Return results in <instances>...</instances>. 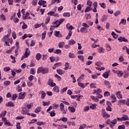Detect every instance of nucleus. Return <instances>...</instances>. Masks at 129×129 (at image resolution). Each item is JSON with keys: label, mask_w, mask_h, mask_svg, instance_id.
<instances>
[{"label": "nucleus", "mask_w": 129, "mask_h": 129, "mask_svg": "<svg viewBox=\"0 0 129 129\" xmlns=\"http://www.w3.org/2000/svg\"><path fill=\"white\" fill-rule=\"evenodd\" d=\"M97 2H95L93 4V6L94 7V9L91 8V7L87 6L85 10V13H88V12H90V10H92L93 13H97Z\"/></svg>", "instance_id": "obj_1"}, {"label": "nucleus", "mask_w": 129, "mask_h": 129, "mask_svg": "<svg viewBox=\"0 0 129 129\" xmlns=\"http://www.w3.org/2000/svg\"><path fill=\"white\" fill-rule=\"evenodd\" d=\"M48 72L49 69H48V68L40 67L38 68L37 73V74H40V73H42V74H47Z\"/></svg>", "instance_id": "obj_2"}, {"label": "nucleus", "mask_w": 129, "mask_h": 129, "mask_svg": "<svg viewBox=\"0 0 129 129\" xmlns=\"http://www.w3.org/2000/svg\"><path fill=\"white\" fill-rule=\"evenodd\" d=\"M101 115L103 118H108V117H110V115L108 114L104 109H102Z\"/></svg>", "instance_id": "obj_3"}, {"label": "nucleus", "mask_w": 129, "mask_h": 129, "mask_svg": "<svg viewBox=\"0 0 129 129\" xmlns=\"http://www.w3.org/2000/svg\"><path fill=\"white\" fill-rule=\"evenodd\" d=\"M48 85L51 86V87H54V86H56V84L53 82V80L52 79H49L47 82Z\"/></svg>", "instance_id": "obj_4"}, {"label": "nucleus", "mask_w": 129, "mask_h": 129, "mask_svg": "<svg viewBox=\"0 0 129 129\" xmlns=\"http://www.w3.org/2000/svg\"><path fill=\"white\" fill-rule=\"evenodd\" d=\"M26 97V92H22L19 93L18 99H24Z\"/></svg>", "instance_id": "obj_5"}, {"label": "nucleus", "mask_w": 129, "mask_h": 129, "mask_svg": "<svg viewBox=\"0 0 129 129\" xmlns=\"http://www.w3.org/2000/svg\"><path fill=\"white\" fill-rule=\"evenodd\" d=\"M30 54H31V51L29 50V48H26L24 55L25 56V57L28 58L30 56Z\"/></svg>", "instance_id": "obj_6"}, {"label": "nucleus", "mask_w": 129, "mask_h": 129, "mask_svg": "<svg viewBox=\"0 0 129 129\" xmlns=\"http://www.w3.org/2000/svg\"><path fill=\"white\" fill-rule=\"evenodd\" d=\"M63 22H64V19H61L58 20V24L57 25H56L55 26H51V28H53V29H54V28H58Z\"/></svg>", "instance_id": "obj_7"}, {"label": "nucleus", "mask_w": 129, "mask_h": 129, "mask_svg": "<svg viewBox=\"0 0 129 129\" xmlns=\"http://www.w3.org/2000/svg\"><path fill=\"white\" fill-rule=\"evenodd\" d=\"M117 40L118 41L120 42H125V43L128 42V40L126 39H125L124 37H123L122 36H120L119 38H117Z\"/></svg>", "instance_id": "obj_8"}, {"label": "nucleus", "mask_w": 129, "mask_h": 129, "mask_svg": "<svg viewBox=\"0 0 129 129\" xmlns=\"http://www.w3.org/2000/svg\"><path fill=\"white\" fill-rule=\"evenodd\" d=\"M23 20H28L29 19H32L30 17V13L29 12H27L26 14L23 15Z\"/></svg>", "instance_id": "obj_9"}, {"label": "nucleus", "mask_w": 129, "mask_h": 129, "mask_svg": "<svg viewBox=\"0 0 129 129\" xmlns=\"http://www.w3.org/2000/svg\"><path fill=\"white\" fill-rule=\"evenodd\" d=\"M48 16H51V17H59L58 14H55V12L53 11L49 12L47 13Z\"/></svg>", "instance_id": "obj_10"}, {"label": "nucleus", "mask_w": 129, "mask_h": 129, "mask_svg": "<svg viewBox=\"0 0 129 129\" xmlns=\"http://www.w3.org/2000/svg\"><path fill=\"white\" fill-rule=\"evenodd\" d=\"M30 111L27 108H22V110L21 111L22 114L26 115L27 112H29Z\"/></svg>", "instance_id": "obj_11"}, {"label": "nucleus", "mask_w": 129, "mask_h": 129, "mask_svg": "<svg viewBox=\"0 0 129 129\" xmlns=\"http://www.w3.org/2000/svg\"><path fill=\"white\" fill-rule=\"evenodd\" d=\"M7 107H14L15 106V104L12 102H9L8 103L6 104Z\"/></svg>", "instance_id": "obj_12"}, {"label": "nucleus", "mask_w": 129, "mask_h": 129, "mask_svg": "<svg viewBox=\"0 0 129 129\" xmlns=\"http://www.w3.org/2000/svg\"><path fill=\"white\" fill-rule=\"evenodd\" d=\"M66 28L68 30L70 31H72V30H74V27L72 25H70V23H68L66 25Z\"/></svg>", "instance_id": "obj_13"}, {"label": "nucleus", "mask_w": 129, "mask_h": 129, "mask_svg": "<svg viewBox=\"0 0 129 129\" xmlns=\"http://www.w3.org/2000/svg\"><path fill=\"white\" fill-rule=\"evenodd\" d=\"M97 51H98L99 54H101V53H104V49H103V47H102L98 48Z\"/></svg>", "instance_id": "obj_14"}, {"label": "nucleus", "mask_w": 129, "mask_h": 129, "mask_svg": "<svg viewBox=\"0 0 129 129\" xmlns=\"http://www.w3.org/2000/svg\"><path fill=\"white\" fill-rule=\"evenodd\" d=\"M115 73L117 74V76L118 77H122V75H123V73L120 71L115 72Z\"/></svg>", "instance_id": "obj_15"}, {"label": "nucleus", "mask_w": 129, "mask_h": 129, "mask_svg": "<svg viewBox=\"0 0 129 129\" xmlns=\"http://www.w3.org/2000/svg\"><path fill=\"white\" fill-rule=\"evenodd\" d=\"M110 72V71L105 72L103 74V77H104V78H108V76H109Z\"/></svg>", "instance_id": "obj_16"}, {"label": "nucleus", "mask_w": 129, "mask_h": 129, "mask_svg": "<svg viewBox=\"0 0 129 129\" xmlns=\"http://www.w3.org/2000/svg\"><path fill=\"white\" fill-rule=\"evenodd\" d=\"M54 67H53V69H56V67H60V66H62V63L61 62H56L54 65Z\"/></svg>", "instance_id": "obj_17"}, {"label": "nucleus", "mask_w": 129, "mask_h": 129, "mask_svg": "<svg viewBox=\"0 0 129 129\" xmlns=\"http://www.w3.org/2000/svg\"><path fill=\"white\" fill-rule=\"evenodd\" d=\"M87 28L86 27H82L80 29L81 33H87Z\"/></svg>", "instance_id": "obj_18"}, {"label": "nucleus", "mask_w": 129, "mask_h": 129, "mask_svg": "<svg viewBox=\"0 0 129 129\" xmlns=\"http://www.w3.org/2000/svg\"><path fill=\"white\" fill-rule=\"evenodd\" d=\"M38 4L39 6H42V5H45V4H47V2L44 0H39Z\"/></svg>", "instance_id": "obj_19"}, {"label": "nucleus", "mask_w": 129, "mask_h": 129, "mask_svg": "<svg viewBox=\"0 0 129 129\" xmlns=\"http://www.w3.org/2000/svg\"><path fill=\"white\" fill-rule=\"evenodd\" d=\"M9 34L4 36V37L2 38L3 42H6V41L8 40V39H9Z\"/></svg>", "instance_id": "obj_20"}, {"label": "nucleus", "mask_w": 129, "mask_h": 129, "mask_svg": "<svg viewBox=\"0 0 129 129\" xmlns=\"http://www.w3.org/2000/svg\"><path fill=\"white\" fill-rule=\"evenodd\" d=\"M56 72L59 75H62V74H64L65 73V71L62 70H57Z\"/></svg>", "instance_id": "obj_21"}, {"label": "nucleus", "mask_w": 129, "mask_h": 129, "mask_svg": "<svg viewBox=\"0 0 129 129\" xmlns=\"http://www.w3.org/2000/svg\"><path fill=\"white\" fill-rule=\"evenodd\" d=\"M46 34H47V31H45L44 32L42 33V37L41 40L43 41L45 40V38H46Z\"/></svg>", "instance_id": "obj_22"}, {"label": "nucleus", "mask_w": 129, "mask_h": 129, "mask_svg": "<svg viewBox=\"0 0 129 129\" xmlns=\"http://www.w3.org/2000/svg\"><path fill=\"white\" fill-rule=\"evenodd\" d=\"M54 35L55 37H59V38H61V37H62V35L60 34V31H55Z\"/></svg>", "instance_id": "obj_23"}, {"label": "nucleus", "mask_w": 129, "mask_h": 129, "mask_svg": "<svg viewBox=\"0 0 129 129\" xmlns=\"http://www.w3.org/2000/svg\"><path fill=\"white\" fill-rule=\"evenodd\" d=\"M41 57H42V55L41 54V53H38L36 54V60L39 61V60H40V59H41Z\"/></svg>", "instance_id": "obj_24"}, {"label": "nucleus", "mask_w": 129, "mask_h": 129, "mask_svg": "<svg viewBox=\"0 0 129 129\" xmlns=\"http://www.w3.org/2000/svg\"><path fill=\"white\" fill-rule=\"evenodd\" d=\"M40 93L41 94V99H44L46 96V93L44 91H41Z\"/></svg>", "instance_id": "obj_25"}, {"label": "nucleus", "mask_w": 129, "mask_h": 129, "mask_svg": "<svg viewBox=\"0 0 129 129\" xmlns=\"http://www.w3.org/2000/svg\"><path fill=\"white\" fill-rule=\"evenodd\" d=\"M50 19H51V17H50V16H47L46 17V21L45 22V25H48V24H49V23H50Z\"/></svg>", "instance_id": "obj_26"}, {"label": "nucleus", "mask_w": 129, "mask_h": 129, "mask_svg": "<svg viewBox=\"0 0 129 129\" xmlns=\"http://www.w3.org/2000/svg\"><path fill=\"white\" fill-rule=\"evenodd\" d=\"M116 95L117 98H118V99H120L122 98V96L121 95V94H120V92L119 91H118L116 94Z\"/></svg>", "instance_id": "obj_27"}, {"label": "nucleus", "mask_w": 129, "mask_h": 129, "mask_svg": "<svg viewBox=\"0 0 129 129\" xmlns=\"http://www.w3.org/2000/svg\"><path fill=\"white\" fill-rule=\"evenodd\" d=\"M65 68H64V70H68V69H71V68H69V63L66 62L65 63Z\"/></svg>", "instance_id": "obj_28"}, {"label": "nucleus", "mask_w": 129, "mask_h": 129, "mask_svg": "<svg viewBox=\"0 0 129 129\" xmlns=\"http://www.w3.org/2000/svg\"><path fill=\"white\" fill-rule=\"evenodd\" d=\"M65 45V42H60L58 43V47L59 48H63Z\"/></svg>", "instance_id": "obj_29"}, {"label": "nucleus", "mask_w": 129, "mask_h": 129, "mask_svg": "<svg viewBox=\"0 0 129 129\" xmlns=\"http://www.w3.org/2000/svg\"><path fill=\"white\" fill-rule=\"evenodd\" d=\"M30 74H32V75H35L36 74V71H35V69L31 68L30 71Z\"/></svg>", "instance_id": "obj_30"}, {"label": "nucleus", "mask_w": 129, "mask_h": 129, "mask_svg": "<svg viewBox=\"0 0 129 129\" xmlns=\"http://www.w3.org/2000/svg\"><path fill=\"white\" fill-rule=\"evenodd\" d=\"M104 84L105 85H106L107 86H108L109 88H110V83H109V81H104Z\"/></svg>", "instance_id": "obj_31"}, {"label": "nucleus", "mask_w": 129, "mask_h": 129, "mask_svg": "<svg viewBox=\"0 0 129 129\" xmlns=\"http://www.w3.org/2000/svg\"><path fill=\"white\" fill-rule=\"evenodd\" d=\"M96 105H97L96 104H92L90 106V108L93 110L96 109Z\"/></svg>", "instance_id": "obj_32"}, {"label": "nucleus", "mask_w": 129, "mask_h": 129, "mask_svg": "<svg viewBox=\"0 0 129 129\" xmlns=\"http://www.w3.org/2000/svg\"><path fill=\"white\" fill-rule=\"evenodd\" d=\"M62 15L65 18H69V17H70V13L69 12L64 13Z\"/></svg>", "instance_id": "obj_33"}, {"label": "nucleus", "mask_w": 129, "mask_h": 129, "mask_svg": "<svg viewBox=\"0 0 129 129\" xmlns=\"http://www.w3.org/2000/svg\"><path fill=\"white\" fill-rule=\"evenodd\" d=\"M53 91L54 92H59V87L58 86H55L53 88Z\"/></svg>", "instance_id": "obj_34"}, {"label": "nucleus", "mask_w": 129, "mask_h": 129, "mask_svg": "<svg viewBox=\"0 0 129 129\" xmlns=\"http://www.w3.org/2000/svg\"><path fill=\"white\" fill-rule=\"evenodd\" d=\"M42 108H41V107H37L35 110L34 112H35V113H38V112H40L41 111V109Z\"/></svg>", "instance_id": "obj_35"}, {"label": "nucleus", "mask_w": 129, "mask_h": 129, "mask_svg": "<svg viewBox=\"0 0 129 129\" xmlns=\"http://www.w3.org/2000/svg\"><path fill=\"white\" fill-rule=\"evenodd\" d=\"M49 113L50 114V116L53 117V116H55L56 115V113H55L54 110H52L50 112H49Z\"/></svg>", "instance_id": "obj_36"}, {"label": "nucleus", "mask_w": 129, "mask_h": 129, "mask_svg": "<svg viewBox=\"0 0 129 129\" xmlns=\"http://www.w3.org/2000/svg\"><path fill=\"white\" fill-rule=\"evenodd\" d=\"M69 110H70L72 112H75V109L73 107L69 106L68 107Z\"/></svg>", "instance_id": "obj_37"}, {"label": "nucleus", "mask_w": 129, "mask_h": 129, "mask_svg": "<svg viewBox=\"0 0 129 129\" xmlns=\"http://www.w3.org/2000/svg\"><path fill=\"white\" fill-rule=\"evenodd\" d=\"M106 20H107V17H106V15L103 16L101 18V21L103 23L104 22H105Z\"/></svg>", "instance_id": "obj_38"}, {"label": "nucleus", "mask_w": 129, "mask_h": 129, "mask_svg": "<svg viewBox=\"0 0 129 129\" xmlns=\"http://www.w3.org/2000/svg\"><path fill=\"white\" fill-rule=\"evenodd\" d=\"M0 20L1 21H6V16L4 14H2L0 16Z\"/></svg>", "instance_id": "obj_39"}, {"label": "nucleus", "mask_w": 129, "mask_h": 129, "mask_svg": "<svg viewBox=\"0 0 129 129\" xmlns=\"http://www.w3.org/2000/svg\"><path fill=\"white\" fill-rule=\"evenodd\" d=\"M6 113H7V111H2L0 114V117H4V116H6Z\"/></svg>", "instance_id": "obj_40"}, {"label": "nucleus", "mask_w": 129, "mask_h": 129, "mask_svg": "<svg viewBox=\"0 0 129 129\" xmlns=\"http://www.w3.org/2000/svg\"><path fill=\"white\" fill-rule=\"evenodd\" d=\"M36 124L37 125H44V124H46V122L38 121L36 122Z\"/></svg>", "instance_id": "obj_41"}, {"label": "nucleus", "mask_w": 129, "mask_h": 129, "mask_svg": "<svg viewBox=\"0 0 129 129\" xmlns=\"http://www.w3.org/2000/svg\"><path fill=\"white\" fill-rule=\"evenodd\" d=\"M122 119L123 120H128V116L124 115L122 117Z\"/></svg>", "instance_id": "obj_42"}, {"label": "nucleus", "mask_w": 129, "mask_h": 129, "mask_svg": "<svg viewBox=\"0 0 129 129\" xmlns=\"http://www.w3.org/2000/svg\"><path fill=\"white\" fill-rule=\"evenodd\" d=\"M17 97H18V94H13L12 96V100H16V99H17Z\"/></svg>", "instance_id": "obj_43"}, {"label": "nucleus", "mask_w": 129, "mask_h": 129, "mask_svg": "<svg viewBox=\"0 0 129 129\" xmlns=\"http://www.w3.org/2000/svg\"><path fill=\"white\" fill-rule=\"evenodd\" d=\"M78 58H79L81 61L84 62V56H83V55H78Z\"/></svg>", "instance_id": "obj_44"}, {"label": "nucleus", "mask_w": 129, "mask_h": 129, "mask_svg": "<svg viewBox=\"0 0 129 129\" xmlns=\"http://www.w3.org/2000/svg\"><path fill=\"white\" fill-rule=\"evenodd\" d=\"M38 4V0H32V6H37Z\"/></svg>", "instance_id": "obj_45"}, {"label": "nucleus", "mask_w": 129, "mask_h": 129, "mask_svg": "<svg viewBox=\"0 0 129 129\" xmlns=\"http://www.w3.org/2000/svg\"><path fill=\"white\" fill-rule=\"evenodd\" d=\"M75 43H76V41L73 39H71L69 41V45H74Z\"/></svg>", "instance_id": "obj_46"}, {"label": "nucleus", "mask_w": 129, "mask_h": 129, "mask_svg": "<svg viewBox=\"0 0 129 129\" xmlns=\"http://www.w3.org/2000/svg\"><path fill=\"white\" fill-rule=\"evenodd\" d=\"M99 5H100L101 8H102V9H105V8H106V5L104 3H100Z\"/></svg>", "instance_id": "obj_47"}, {"label": "nucleus", "mask_w": 129, "mask_h": 129, "mask_svg": "<svg viewBox=\"0 0 129 129\" xmlns=\"http://www.w3.org/2000/svg\"><path fill=\"white\" fill-rule=\"evenodd\" d=\"M33 103H31L29 104H27L26 105V107L28 108L27 109H28V110H29V109H31V108H32V106H33Z\"/></svg>", "instance_id": "obj_48"}, {"label": "nucleus", "mask_w": 129, "mask_h": 129, "mask_svg": "<svg viewBox=\"0 0 129 129\" xmlns=\"http://www.w3.org/2000/svg\"><path fill=\"white\" fill-rule=\"evenodd\" d=\"M54 76H55V78H57V79L58 80V81H61V80H62L61 77H60L57 74H55L54 75Z\"/></svg>", "instance_id": "obj_49"}, {"label": "nucleus", "mask_w": 129, "mask_h": 129, "mask_svg": "<svg viewBox=\"0 0 129 129\" xmlns=\"http://www.w3.org/2000/svg\"><path fill=\"white\" fill-rule=\"evenodd\" d=\"M119 15H120V11H117L114 13V15L115 17H117V16H119Z\"/></svg>", "instance_id": "obj_50"}, {"label": "nucleus", "mask_w": 129, "mask_h": 129, "mask_svg": "<svg viewBox=\"0 0 129 129\" xmlns=\"http://www.w3.org/2000/svg\"><path fill=\"white\" fill-rule=\"evenodd\" d=\"M62 52V50L61 49H56L54 51V54H60Z\"/></svg>", "instance_id": "obj_51"}, {"label": "nucleus", "mask_w": 129, "mask_h": 129, "mask_svg": "<svg viewBox=\"0 0 129 129\" xmlns=\"http://www.w3.org/2000/svg\"><path fill=\"white\" fill-rule=\"evenodd\" d=\"M95 65H96V66H98V67H101V65H102V62L100 61H97L95 63Z\"/></svg>", "instance_id": "obj_52"}, {"label": "nucleus", "mask_w": 129, "mask_h": 129, "mask_svg": "<svg viewBox=\"0 0 129 129\" xmlns=\"http://www.w3.org/2000/svg\"><path fill=\"white\" fill-rule=\"evenodd\" d=\"M60 111H62V110H63L64 109V104H63V103H61L60 104Z\"/></svg>", "instance_id": "obj_53"}, {"label": "nucleus", "mask_w": 129, "mask_h": 129, "mask_svg": "<svg viewBox=\"0 0 129 129\" xmlns=\"http://www.w3.org/2000/svg\"><path fill=\"white\" fill-rule=\"evenodd\" d=\"M48 52L49 53H54L55 52V49L54 48H49L48 49Z\"/></svg>", "instance_id": "obj_54"}, {"label": "nucleus", "mask_w": 129, "mask_h": 129, "mask_svg": "<svg viewBox=\"0 0 129 129\" xmlns=\"http://www.w3.org/2000/svg\"><path fill=\"white\" fill-rule=\"evenodd\" d=\"M69 57H70V58H75V54H74V53L70 52L69 54Z\"/></svg>", "instance_id": "obj_55"}, {"label": "nucleus", "mask_w": 129, "mask_h": 129, "mask_svg": "<svg viewBox=\"0 0 129 129\" xmlns=\"http://www.w3.org/2000/svg\"><path fill=\"white\" fill-rule=\"evenodd\" d=\"M27 28H28V26L27 25V24H26V23H25V22H23V24L22 27V29L23 30H25V29H27Z\"/></svg>", "instance_id": "obj_56"}, {"label": "nucleus", "mask_w": 129, "mask_h": 129, "mask_svg": "<svg viewBox=\"0 0 129 129\" xmlns=\"http://www.w3.org/2000/svg\"><path fill=\"white\" fill-rule=\"evenodd\" d=\"M17 129H21V123L20 122H17L16 124Z\"/></svg>", "instance_id": "obj_57"}, {"label": "nucleus", "mask_w": 129, "mask_h": 129, "mask_svg": "<svg viewBox=\"0 0 129 129\" xmlns=\"http://www.w3.org/2000/svg\"><path fill=\"white\" fill-rule=\"evenodd\" d=\"M10 70H11V68L9 67H6L4 69L5 72H8V71H10Z\"/></svg>", "instance_id": "obj_58"}, {"label": "nucleus", "mask_w": 129, "mask_h": 129, "mask_svg": "<svg viewBox=\"0 0 129 129\" xmlns=\"http://www.w3.org/2000/svg\"><path fill=\"white\" fill-rule=\"evenodd\" d=\"M4 124H5V125H8V126H11L12 125L11 122H10V121H8V120L4 122Z\"/></svg>", "instance_id": "obj_59"}, {"label": "nucleus", "mask_w": 129, "mask_h": 129, "mask_svg": "<svg viewBox=\"0 0 129 129\" xmlns=\"http://www.w3.org/2000/svg\"><path fill=\"white\" fill-rule=\"evenodd\" d=\"M49 59L50 60V62H53L55 60H56V58L54 56H51L49 57Z\"/></svg>", "instance_id": "obj_60"}, {"label": "nucleus", "mask_w": 129, "mask_h": 129, "mask_svg": "<svg viewBox=\"0 0 129 129\" xmlns=\"http://www.w3.org/2000/svg\"><path fill=\"white\" fill-rule=\"evenodd\" d=\"M86 127V124H83L82 125H80V127L79 129H84Z\"/></svg>", "instance_id": "obj_61"}, {"label": "nucleus", "mask_w": 129, "mask_h": 129, "mask_svg": "<svg viewBox=\"0 0 129 129\" xmlns=\"http://www.w3.org/2000/svg\"><path fill=\"white\" fill-rule=\"evenodd\" d=\"M118 129H124L125 128V126L124 124L120 125L118 127Z\"/></svg>", "instance_id": "obj_62"}, {"label": "nucleus", "mask_w": 129, "mask_h": 129, "mask_svg": "<svg viewBox=\"0 0 129 129\" xmlns=\"http://www.w3.org/2000/svg\"><path fill=\"white\" fill-rule=\"evenodd\" d=\"M121 23L122 25H125V24H126V20L125 19H121Z\"/></svg>", "instance_id": "obj_63"}, {"label": "nucleus", "mask_w": 129, "mask_h": 129, "mask_svg": "<svg viewBox=\"0 0 129 129\" xmlns=\"http://www.w3.org/2000/svg\"><path fill=\"white\" fill-rule=\"evenodd\" d=\"M110 95V93L109 92H105L104 93V96L108 97Z\"/></svg>", "instance_id": "obj_64"}]
</instances>
